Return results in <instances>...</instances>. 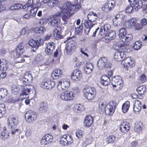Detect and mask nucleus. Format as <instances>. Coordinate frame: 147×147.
I'll return each instance as SVG.
<instances>
[{
  "label": "nucleus",
  "mask_w": 147,
  "mask_h": 147,
  "mask_svg": "<svg viewBox=\"0 0 147 147\" xmlns=\"http://www.w3.org/2000/svg\"><path fill=\"white\" fill-rule=\"evenodd\" d=\"M76 8V6L71 4L70 2H65L60 7V11L56 13L49 19L50 25L52 27H56L57 28L60 27L59 24L60 22V19L58 17L59 16H61L63 20L64 21V23H66L67 20L74 13Z\"/></svg>",
  "instance_id": "nucleus-1"
},
{
  "label": "nucleus",
  "mask_w": 147,
  "mask_h": 147,
  "mask_svg": "<svg viewBox=\"0 0 147 147\" xmlns=\"http://www.w3.org/2000/svg\"><path fill=\"white\" fill-rule=\"evenodd\" d=\"M18 123V120L16 117H9L8 119V125L9 128L11 129L12 134H15L21 132V130L18 129H15Z\"/></svg>",
  "instance_id": "nucleus-2"
},
{
  "label": "nucleus",
  "mask_w": 147,
  "mask_h": 147,
  "mask_svg": "<svg viewBox=\"0 0 147 147\" xmlns=\"http://www.w3.org/2000/svg\"><path fill=\"white\" fill-rule=\"evenodd\" d=\"M83 92L84 97L89 100H93L96 96V91L94 88L86 87L83 90Z\"/></svg>",
  "instance_id": "nucleus-3"
},
{
  "label": "nucleus",
  "mask_w": 147,
  "mask_h": 147,
  "mask_svg": "<svg viewBox=\"0 0 147 147\" xmlns=\"http://www.w3.org/2000/svg\"><path fill=\"white\" fill-rule=\"evenodd\" d=\"M123 60L121 64L125 70H128L130 67H132L134 65V61L132 57H126Z\"/></svg>",
  "instance_id": "nucleus-4"
},
{
  "label": "nucleus",
  "mask_w": 147,
  "mask_h": 147,
  "mask_svg": "<svg viewBox=\"0 0 147 147\" xmlns=\"http://www.w3.org/2000/svg\"><path fill=\"white\" fill-rule=\"evenodd\" d=\"M112 84L113 87H117V90L121 89L123 86V82L121 77L115 76L112 78Z\"/></svg>",
  "instance_id": "nucleus-5"
},
{
  "label": "nucleus",
  "mask_w": 147,
  "mask_h": 147,
  "mask_svg": "<svg viewBox=\"0 0 147 147\" xmlns=\"http://www.w3.org/2000/svg\"><path fill=\"white\" fill-rule=\"evenodd\" d=\"M61 99L65 101H69L73 99L74 97V93L71 91L65 90L60 94Z\"/></svg>",
  "instance_id": "nucleus-6"
},
{
  "label": "nucleus",
  "mask_w": 147,
  "mask_h": 147,
  "mask_svg": "<svg viewBox=\"0 0 147 147\" xmlns=\"http://www.w3.org/2000/svg\"><path fill=\"white\" fill-rule=\"evenodd\" d=\"M70 82L67 80H62L58 81L57 84L58 89L60 91L68 88L70 86Z\"/></svg>",
  "instance_id": "nucleus-7"
},
{
  "label": "nucleus",
  "mask_w": 147,
  "mask_h": 147,
  "mask_svg": "<svg viewBox=\"0 0 147 147\" xmlns=\"http://www.w3.org/2000/svg\"><path fill=\"white\" fill-rule=\"evenodd\" d=\"M115 102L111 101L106 105L105 112L107 115H110L113 114L115 109Z\"/></svg>",
  "instance_id": "nucleus-8"
},
{
  "label": "nucleus",
  "mask_w": 147,
  "mask_h": 147,
  "mask_svg": "<svg viewBox=\"0 0 147 147\" xmlns=\"http://www.w3.org/2000/svg\"><path fill=\"white\" fill-rule=\"evenodd\" d=\"M37 114L36 113L32 110H29L26 114L25 117L28 122L32 123L36 120Z\"/></svg>",
  "instance_id": "nucleus-9"
},
{
  "label": "nucleus",
  "mask_w": 147,
  "mask_h": 147,
  "mask_svg": "<svg viewBox=\"0 0 147 147\" xmlns=\"http://www.w3.org/2000/svg\"><path fill=\"white\" fill-rule=\"evenodd\" d=\"M24 44L23 43H19L17 45L16 51L13 55L15 58H18L24 51Z\"/></svg>",
  "instance_id": "nucleus-10"
},
{
  "label": "nucleus",
  "mask_w": 147,
  "mask_h": 147,
  "mask_svg": "<svg viewBox=\"0 0 147 147\" xmlns=\"http://www.w3.org/2000/svg\"><path fill=\"white\" fill-rule=\"evenodd\" d=\"M97 66L98 68L100 69H102L105 67L108 69L111 68V66L108 64L107 58L105 57H102L98 60Z\"/></svg>",
  "instance_id": "nucleus-11"
},
{
  "label": "nucleus",
  "mask_w": 147,
  "mask_h": 147,
  "mask_svg": "<svg viewBox=\"0 0 147 147\" xmlns=\"http://www.w3.org/2000/svg\"><path fill=\"white\" fill-rule=\"evenodd\" d=\"M53 140L52 135L50 134H47L42 138L40 143L41 145H45L51 142Z\"/></svg>",
  "instance_id": "nucleus-12"
},
{
  "label": "nucleus",
  "mask_w": 147,
  "mask_h": 147,
  "mask_svg": "<svg viewBox=\"0 0 147 147\" xmlns=\"http://www.w3.org/2000/svg\"><path fill=\"white\" fill-rule=\"evenodd\" d=\"M82 77L81 71L78 69H75L72 73L71 78L73 81H78L81 80Z\"/></svg>",
  "instance_id": "nucleus-13"
},
{
  "label": "nucleus",
  "mask_w": 147,
  "mask_h": 147,
  "mask_svg": "<svg viewBox=\"0 0 147 147\" xmlns=\"http://www.w3.org/2000/svg\"><path fill=\"white\" fill-rule=\"evenodd\" d=\"M42 40L40 38L37 40L32 39L29 40L28 44L32 48L36 49H38L42 42Z\"/></svg>",
  "instance_id": "nucleus-14"
},
{
  "label": "nucleus",
  "mask_w": 147,
  "mask_h": 147,
  "mask_svg": "<svg viewBox=\"0 0 147 147\" xmlns=\"http://www.w3.org/2000/svg\"><path fill=\"white\" fill-rule=\"evenodd\" d=\"M126 53L121 51H118L116 52L114 56V57L116 61H121L125 59L126 57Z\"/></svg>",
  "instance_id": "nucleus-15"
},
{
  "label": "nucleus",
  "mask_w": 147,
  "mask_h": 147,
  "mask_svg": "<svg viewBox=\"0 0 147 147\" xmlns=\"http://www.w3.org/2000/svg\"><path fill=\"white\" fill-rule=\"evenodd\" d=\"M76 46V44L73 40H70L68 41L66 45V49L68 54H70L71 52L74 49Z\"/></svg>",
  "instance_id": "nucleus-16"
},
{
  "label": "nucleus",
  "mask_w": 147,
  "mask_h": 147,
  "mask_svg": "<svg viewBox=\"0 0 147 147\" xmlns=\"http://www.w3.org/2000/svg\"><path fill=\"white\" fill-rule=\"evenodd\" d=\"M111 28V26L109 24H106L102 26L100 28L99 34L102 36L106 34Z\"/></svg>",
  "instance_id": "nucleus-17"
},
{
  "label": "nucleus",
  "mask_w": 147,
  "mask_h": 147,
  "mask_svg": "<svg viewBox=\"0 0 147 147\" xmlns=\"http://www.w3.org/2000/svg\"><path fill=\"white\" fill-rule=\"evenodd\" d=\"M32 80V74L28 72H26L23 78V83L25 85H28L31 82Z\"/></svg>",
  "instance_id": "nucleus-18"
},
{
  "label": "nucleus",
  "mask_w": 147,
  "mask_h": 147,
  "mask_svg": "<svg viewBox=\"0 0 147 147\" xmlns=\"http://www.w3.org/2000/svg\"><path fill=\"white\" fill-rule=\"evenodd\" d=\"M55 49V46L54 43L53 42H49L47 45L45 51L47 54L50 55L52 54Z\"/></svg>",
  "instance_id": "nucleus-19"
},
{
  "label": "nucleus",
  "mask_w": 147,
  "mask_h": 147,
  "mask_svg": "<svg viewBox=\"0 0 147 147\" xmlns=\"http://www.w3.org/2000/svg\"><path fill=\"white\" fill-rule=\"evenodd\" d=\"M98 14L94 12H90L88 14V20L91 22H95L98 19Z\"/></svg>",
  "instance_id": "nucleus-20"
},
{
  "label": "nucleus",
  "mask_w": 147,
  "mask_h": 147,
  "mask_svg": "<svg viewBox=\"0 0 147 147\" xmlns=\"http://www.w3.org/2000/svg\"><path fill=\"white\" fill-rule=\"evenodd\" d=\"M93 22H91L89 20L88 21L85 22L84 24L85 27L84 32L85 34L88 35L90 29L92 28L95 23Z\"/></svg>",
  "instance_id": "nucleus-21"
},
{
  "label": "nucleus",
  "mask_w": 147,
  "mask_h": 147,
  "mask_svg": "<svg viewBox=\"0 0 147 147\" xmlns=\"http://www.w3.org/2000/svg\"><path fill=\"white\" fill-rule=\"evenodd\" d=\"M93 22H91L89 20L88 21L85 22L84 24L85 27L84 32L85 34L88 35L90 29L92 28L95 23Z\"/></svg>",
  "instance_id": "nucleus-22"
},
{
  "label": "nucleus",
  "mask_w": 147,
  "mask_h": 147,
  "mask_svg": "<svg viewBox=\"0 0 147 147\" xmlns=\"http://www.w3.org/2000/svg\"><path fill=\"white\" fill-rule=\"evenodd\" d=\"M136 22V20L134 18H131L125 21V25L126 28H130L134 26Z\"/></svg>",
  "instance_id": "nucleus-23"
},
{
  "label": "nucleus",
  "mask_w": 147,
  "mask_h": 147,
  "mask_svg": "<svg viewBox=\"0 0 147 147\" xmlns=\"http://www.w3.org/2000/svg\"><path fill=\"white\" fill-rule=\"evenodd\" d=\"M62 75V72L59 69L55 70L52 72L51 76L54 79H57L61 78Z\"/></svg>",
  "instance_id": "nucleus-24"
},
{
  "label": "nucleus",
  "mask_w": 147,
  "mask_h": 147,
  "mask_svg": "<svg viewBox=\"0 0 147 147\" xmlns=\"http://www.w3.org/2000/svg\"><path fill=\"white\" fill-rule=\"evenodd\" d=\"M93 68V64L90 63H86L84 67V71L86 74H90L92 72Z\"/></svg>",
  "instance_id": "nucleus-25"
},
{
  "label": "nucleus",
  "mask_w": 147,
  "mask_h": 147,
  "mask_svg": "<svg viewBox=\"0 0 147 147\" xmlns=\"http://www.w3.org/2000/svg\"><path fill=\"white\" fill-rule=\"evenodd\" d=\"M24 87L23 88L21 95L22 96L25 95L26 96L28 94V93L30 91V90L32 88H33V87L32 86H30L28 85H25V86H24Z\"/></svg>",
  "instance_id": "nucleus-26"
},
{
  "label": "nucleus",
  "mask_w": 147,
  "mask_h": 147,
  "mask_svg": "<svg viewBox=\"0 0 147 147\" xmlns=\"http://www.w3.org/2000/svg\"><path fill=\"white\" fill-rule=\"evenodd\" d=\"M93 123V119L91 116L88 115L85 118L84 121V125L86 127L90 126Z\"/></svg>",
  "instance_id": "nucleus-27"
},
{
  "label": "nucleus",
  "mask_w": 147,
  "mask_h": 147,
  "mask_svg": "<svg viewBox=\"0 0 147 147\" xmlns=\"http://www.w3.org/2000/svg\"><path fill=\"white\" fill-rule=\"evenodd\" d=\"M142 105L140 102L138 100L136 101L134 105L133 109L134 113L137 114L140 111Z\"/></svg>",
  "instance_id": "nucleus-28"
},
{
  "label": "nucleus",
  "mask_w": 147,
  "mask_h": 147,
  "mask_svg": "<svg viewBox=\"0 0 147 147\" xmlns=\"http://www.w3.org/2000/svg\"><path fill=\"white\" fill-rule=\"evenodd\" d=\"M143 128L142 123L141 121L137 122L135 123V130L138 133H140L142 132V129Z\"/></svg>",
  "instance_id": "nucleus-29"
},
{
  "label": "nucleus",
  "mask_w": 147,
  "mask_h": 147,
  "mask_svg": "<svg viewBox=\"0 0 147 147\" xmlns=\"http://www.w3.org/2000/svg\"><path fill=\"white\" fill-rule=\"evenodd\" d=\"M142 2L140 0H136L134 2L132 3L133 7H134V10L137 11L141 8L142 6Z\"/></svg>",
  "instance_id": "nucleus-30"
},
{
  "label": "nucleus",
  "mask_w": 147,
  "mask_h": 147,
  "mask_svg": "<svg viewBox=\"0 0 147 147\" xmlns=\"http://www.w3.org/2000/svg\"><path fill=\"white\" fill-rule=\"evenodd\" d=\"M60 27H59L58 28H56L53 31V34L54 38L56 40L62 38V36L61 35Z\"/></svg>",
  "instance_id": "nucleus-31"
},
{
  "label": "nucleus",
  "mask_w": 147,
  "mask_h": 147,
  "mask_svg": "<svg viewBox=\"0 0 147 147\" xmlns=\"http://www.w3.org/2000/svg\"><path fill=\"white\" fill-rule=\"evenodd\" d=\"M110 81L109 78L106 75L102 76L101 78V83L103 85H107L109 84Z\"/></svg>",
  "instance_id": "nucleus-32"
},
{
  "label": "nucleus",
  "mask_w": 147,
  "mask_h": 147,
  "mask_svg": "<svg viewBox=\"0 0 147 147\" xmlns=\"http://www.w3.org/2000/svg\"><path fill=\"white\" fill-rule=\"evenodd\" d=\"M1 137L3 140H6L9 137V133L5 127H4L1 134Z\"/></svg>",
  "instance_id": "nucleus-33"
},
{
  "label": "nucleus",
  "mask_w": 147,
  "mask_h": 147,
  "mask_svg": "<svg viewBox=\"0 0 147 147\" xmlns=\"http://www.w3.org/2000/svg\"><path fill=\"white\" fill-rule=\"evenodd\" d=\"M47 109V104L43 102H41L39 104V111L41 113H44L46 112Z\"/></svg>",
  "instance_id": "nucleus-34"
},
{
  "label": "nucleus",
  "mask_w": 147,
  "mask_h": 147,
  "mask_svg": "<svg viewBox=\"0 0 147 147\" xmlns=\"http://www.w3.org/2000/svg\"><path fill=\"white\" fill-rule=\"evenodd\" d=\"M146 86L143 85L138 87L136 90L139 94L142 95L146 92Z\"/></svg>",
  "instance_id": "nucleus-35"
},
{
  "label": "nucleus",
  "mask_w": 147,
  "mask_h": 147,
  "mask_svg": "<svg viewBox=\"0 0 147 147\" xmlns=\"http://www.w3.org/2000/svg\"><path fill=\"white\" fill-rule=\"evenodd\" d=\"M7 67L6 61L4 59H0V70H5L7 69Z\"/></svg>",
  "instance_id": "nucleus-36"
},
{
  "label": "nucleus",
  "mask_w": 147,
  "mask_h": 147,
  "mask_svg": "<svg viewBox=\"0 0 147 147\" xmlns=\"http://www.w3.org/2000/svg\"><path fill=\"white\" fill-rule=\"evenodd\" d=\"M46 31V28L43 26L36 27L34 29V32L36 34H43Z\"/></svg>",
  "instance_id": "nucleus-37"
},
{
  "label": "nucleus",
  "mask_w": 147,
  "mask_h": 147,
  "mask_svg": "<svg viewBox=\"0 0 147 147\" xmlns=\"http://www.w3.org/2000/svg\"><path fill=\"white\" fill-rule=\"evenodd\" d=\"M116 35V33L115 31H111L107 33L106 34H105V38L108 39L112 40L115 38Z\"/></svg>",
  "instance_id": "nucleus-38"
},
{
  "label": "nucleus",
  "mask_w": 147,
  "mask_h": 147,
  "mask_svg": "<svg viewBox=\"0 0 147 147\" xmlns=\"http://www.w3.org/2000/svg\"><path fill=\"white\" fill-rule=\"evenodd\" d=\"M130 107V102L128 101H126L124 103L122 107V112L124 113H125L128 111Z\"/></svg>",
  "instance_id": "nucleus-39"
},
{
  "label": "nucleus",
  "mask_w": 147,
  "mask_h": 147,
  "mask_svg": "<svg viewBox=\"0 0 147 147\" xmlns=\"http://www.w3.org/2000/svg\"><path fill=\"white\" fill-rule=\"evenodd\" d=\"M67 136L66 135H64L61 136L59 139L60 143L63 146H66L68 144L67 141Z\"/></svg>",
  "instance_id": "nucleus-40"
},
{
  "label": "nucleus",
  "mask_w": 147,
  "mask_h": 147,
  "mask_svg": "<svg viewBox=\"0 0 147 147\" xmlns=\"http://www.w3.org/2000/svg\"><path fill=\"white\" fill-rule=\"evenodd\" d=\"M120 130L121 132L125 133L129 130L130 127L128 125L125 124L123 123L120 125Z\"/></svg>",
  "instance_id": "nucleus-41"
},
{
  "label": "nucleus",
  "mask_w": 147,
  "mask_h": 147,
  "mask_svg": "<svg viewBox=\"0 0 147 147\" xmlns=\"http://www.w3.org/2000/svg\"><path fill=\"white\" fill-rule=\"evenodd\" d=\"M8 94L7 90L5 88L0 89V98H5Z\"/></svg>",
  "instance_id": "nucleus-42"
},
{
  "label": "nucleus",
  "mask_w": 147,
  "mask_h": 147,
  "mask_svg": "<svg viewBox=\"0 0 147 147\" xmlns=\"http://www.w3.org/2000/svg\"><path fill=\"white\" fill-rule=\"evenodd\" d=\"M59 4L60 2L57 0H51L48 3V5L51 7L56 6Z\"/></svg>",
  "instance_id": "nucleus-43"
},
{
  "label": "nucleus",
  "mask_w": 147,
  "mask_h": 147,
  "mask_svg": "<svg viewBox=\"0 0 147 147\" xmlns=\"http://www.w3.org/2000/svg\"><path fill=\"white\" fill-rule=\"evenodd\" d=\"M5 112V105L3 103H0V118L4 115Z\"/></svg>",
  "instance_id": "nucleus-44"
},
{
  "label": "nucleus",
  "mask_w": 147,
  "mask_h": 147,
  "mask_svg": "<svg viewBox=\"0 0 147 147\" xmlns=\"http://www.w3.org/2000/svg\"><path fill=\"white\" fill-rule=\"evenodd\" d=\"M115 3L114 0H108L107 3L106 4L111 10L115 7Z\"/></svg>",
  "instance_id": "nucleus-45"
},
{
  "label": "nucleus",
  "mask_w": 147,
  "mask_h": 147,
  "mask_svg": "<svg viewBox=\"0 0 147 147\" xmlns=\"http://www.w3.org/2000/svg\"><path fill=\"white\" fill-rule=\"evenodd\" d=\"M115 140V137L113 135H111L107 138L106 141L108 144L113 143Z\"/></svg>",
  "instance_id": "nucleus-46"
},
{
  "label": "nucleus",
  "mask_w": 147,
  "mask_h": 147,
  "mask_svg": "<svg viewBox=\"0 0 147 147\" xmlns=\"http://www.w3.org/2000/svg\"><path fill=\"white\" fill-rule=\"evenodd\" d=\"M40 85V87L44 89H48V79H45L41 82Z\"/></svg>",
  "instance_id": "nucleus-47"
},
{
  "label": "nucleus",
  "mask_w": 147,
  "mask_h": 147,
  "mask_svg": "<svg viewBox=\"0 0 147 147\" xmlns=\"http://www.w3.org/2000/svg\"><path fill=\"white\" fill-rule=\"evenodd\" d=\"M142 43L138 40L136 41L134 44L133 48L136 50H139L142 46Z\"/></svg>",
  "instance_id": "nucleus-48"
},
{
  "label": "nucleus",
  "mask_w": 147,
  "mask_h": 147,
  "mask_svg": "<svg viewBox=\"0 0 147 147\" xmlns=\"http://www.w3.org/2000/svg\"><path fill=\"white\" fill-rule=\"evenodd\" d=\"M126 32L125 28H122L119 31L118 36L119 37L123 39L126 35Z\"/></svg>",
  "instance_id": "nucleus-49"
},
{
  "label": "nucleus",
  "mask_w": 147,
  "mask_h": 147,
  "mask_svg": "<svg viewBox=\"0 0 147 147\" xmlns=\"http://www.w3.org/2000/svg\"><path fill=\"white\" fill-rule=\"evenodd\" d=\"M22 5L20 4L17 3L13 4L11 5L10 7L11 10H16L18 9L21 8Z\"/></svg>",
  "instance_id": "nucleus-50"
},
{
  "label": "nucleus",
  "mask_w": 147,
  "mask_h": 147,
  "mask_svg": "<svg viewBox=\"0 0 147 147\" xmlns=\"http://www.w3.org/2000/svg\"><path fill=\"white\" fill-rule=\"evenodd\" d=\"M29 9L30 11V15L33 16H35L36 15L37 11L38 10V9L37 7H36L35 6L34 7H31Z\"/></svg>",
  "instance_id": "nucleus-51"
},
{
  "label": "nucleus",
  "mask_w": 147,
  "mask_h": 147,
  "mask_svg": "<svg viewBox=\"0 0 147 147\" xmlns=\"http://www.w3.org/2000/svg\"><path fill=\"white\" fill-rule=\"evenodd\" d=\"M106 105L104 103L100 102L99 105L98 111L100 113L102 112L104 110H105Z\"/></svg>",
  "instance_id": "nucleus-52"
},
{
  "label": "nucleus",
  "mask_w": 147,
  "mask_h": 147,
  "mask_svg": "<svg viewBox=\"0 0 147 147\" xmlns=\"http://www.w3.org/2000/svg\"><path fill=\"white\" fill-rule=\"evenodd\" d=\"M48 89H51L55 85L54 82L50 79H48Z\"/></svg>",
  "instance_id": "nucleus-53"
},
{
  "label": "nucleus",
  "mask_w": 147,
  "mask_h": 147,
  "mask_svg": "<svg viewBox=\"0 0 147 147\" xmlns=\"http://www.w3.org/2000/svg\"><path fill=\"white\" fill-rule=\"evenodd\" d=\"M75 109L77 112H79L83 109V107L80 105H76L75 106Z\"/></svg>",
  "instance_id": "nucleus-54"
},
{
  "label": "nucleus",
  "mask_w": 147,
  "mask_h": 147,
  "mask_svg": "<svg viewBox=\"0 0 147 147\" xmlns=\"http://www.w3.org/2000/svg\"><path fill=\"white\" fill-rule=\"evenodd\" d=\"M134 10L133 6H132L131 5H128L125 9L126 12L128 13H133Z\"/></svg>",
  "instance_id": "nucleus-55"
},
{
  "label": "nucleus",
  "mask_w": 147,
  "mask_h": 147,
  "mask_svg": "<svg viewBox=\"0 0 147 147\" xmlns=\"http://www.w3.org/2000/svg\"><path fill=\"white\" fill-rule=\"evenodd\" d=\"M139 78L140 80L142 82H144L146 80V77L145 75L143 74H140L139 75Z\"/></svg>",
  "instance_id": "nucleus-56"
},
{
  "label": "nucleus",
  "mask_w": 147,
  "mask_h": 147,
  "mask_svg": "<svg viewBox=\"0 0 147 147\" xmlns=\"http://www.w3.org/2000/svg\"><path fill=\"white\" fill-rule=\"evenodd\" d=\"M19 100V99L16 97H13L9 98L8 100V102L10 103H14L18 101Z\"/></svg>",
  "instance_id": "nucleus-57"
},
{
  "label": "nucleus",
  "mask_w": 147,
  "mask_h": 147,
  "mask_svg": "<svg viewBox=\"0 0 147 147\" xmlns=\"http://www.w3.org/2000/svg\"><path fill=\"white\" fill-rule=\"evenodd\" d=\"M82 131L81 130H77L76 132V136L79 138H81L82 136Z\"/></svg>",
  "instance_id": "nucleus-58"
},
{
  "label": "nucleus",
  "mask_w": 147,
  "mask_h": 147,
  "mask_svg": "<svg viewBox=\"0 0 147 147\" xmlns=\"http://www.w3.org/2000/svg\"><path fill=\"white\" fill-rule=\"evenodd\" d=\"M102 9V11L105 12H109L111 10L106 4L103 6Z\"/></svg>",
  "instance_id": "nucleus-59"
},
{
  "label": "nucleus",
  "mask_w": 147,
  "mask_h": 147,
  "mask_svg": "<svg viewBox=\"0 0 147 147\" xmlns=\"http://www.w3.org/2000/svg\"><path fill=\"white\" fill-rule=\"evenodd\" d=\"M91 142L89 139L88 138L86 139L84 141L82 144V146L83 147H85L90 144Z\"/></svg>",
  "instance_id": "nucleus-60"
},
{
  "label": "nucleus",
  "mask_w": 147,
  "mask_h": 147,
  "mask_svg": "<svg viewBox=\"0 0 147 147\" xmlns=\"http://www.w3.org/2000/svg\"><path fill=\"white\" fill-rule=\"evenodd\" d=\"M143 28L141 24L139 23H136L134 26V28L135 30H140Z\"/></svg>",
  "instance_id": "nucleus-61"
},
{
  "label": "nucleus",
  "mask_w": 147,
  "mask_h": 147,
  "mask_svg": "<svg viewBox=\"0 0 147 147\" xmlns=\"http://www.w3.org/2000/svg\"><path fill=\"white\" fill-rule=\"evenodd\" d=\"M128 46H126L125 45H121L120 46V49L121 50H123V52H124L127 53L126 52V51H127V49L128 48Z\"/></svg>",
  "instance_id": "nucleus-62"
},
{
  "label": "nucleus",
  "mask_w": 147,
  "mask_h": 147,
  "mask_svg": "<svg viewBox=\"0 0 147 147\" xmlns=\"http://www.w3.org/2000/svg\"><path fill=\"white\" fill-rule=\"evenodd\" d=\"M132 35L131 34H126L125 35V38H124L123 39L125 40H126L127 41L130 40L132 39Z\"/></svg>",
  "instance_id": "nucleus-63"
},
{
  "label": "nucleus",
  "mask_w": 147,
  "mask_h": 147,
  "mask_svg": "<svg viewBox=\"0 0 147 147\" xmlns=\"http://www.w3.org/2000/svg\"><path fill=\"white\" fill-rule=\"evenodd\" d=\"M140 22L141 24L143 27L147 24V19L145 18H143L141 19Z\"/></svg>",
  "instance_id": "nucleus-64"
}]
</instances>
